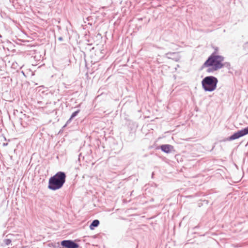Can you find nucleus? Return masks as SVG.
Here are the masks:
<instances>
[{"mask_svg": "<svg viewBox=\"0 0 248 248\" xmlns=\"http://www.w3.org/2000/svg\"><path fill=\"white\" fill-rule=\"evenodd\" d=\"M99 221L98 220H94L93 221L92 224L90 226L91 230H93L94 228L98 226Z\"/></svg>", "mask_w": 248, "mask_h": 248, "instance_id": "0eeeda50", "label": "nucleus"}, {"mask_svg": "<svg viewBox=\"0 0 248 248\" xmlns=\"http://www.w3.org/2000/svg\"><path fill=\"white\" fill-rule=\"evenodd\" d=\"M248 134V127L234 133L229 138V140H232L238 139Z\"/></svg>", "mask_w": 248, "mask_h": 248, "instance_id": "20e7f679", "label": "nucleus"}, {"mask_svg": "<svg viewBox=\"0 0 248 248\" xmlns=\"http://www.w3.org/2000/svg\"><path fill=\"white\" fill-rule=\"evenodd\" d=\"M66 175L63 172H58L49 179L48 187L56 190L61 188L65 182Z\"/></svg>", "mask_w": 248, "mask_h": 248, "instance_id": "f03ea898", "label": "nucleus"}, {"mask_svg": "<svg viewBox=\"0 0 248 248\" xmlns=\"http://www.w3.org/2000/svg\"><path fill=\"white\" fill-rule=\"evenodd\" d=\"M217 79L213 76L206 77L202 81V86L205 91L212 92L216 90Z\"/></svg>", "mask_w": 248, "mask_h": 248, "instance_id": "7ed1b4c3", "label": "nucleus"}, {"mask_svg": "<svg viewBox=\"0 0 248 248\" xmlns=\"http://www.w3.org/2000/svg\"><path fill=\"white\" fill-rule=\"evenodd\" d=\"M61 245L64 248H78V245L71 240H63Z\"/></svg>", "mask_w": 248, "mask_h": 248, "instance_id": "39448f33", "label": "nucleus"}, {"mask_svg": "<svg viewBox=\"0 0 248 248\" xmlns=\"http://www.w3.org/2000/svg\"><path fill=\"white\" fill-rule=\"evenodd\" d=\"M224 58L221 56L212 54L202 65V68H208V72H213L221 68L223 66Z\"/></svg>", "mask_w": 248, "mask_h": 248, "instance_id": "f257e3e1", "label": "nucleus"}, {"mask_svg": "<svg viewBox=\"0 0 248 248\" xmlns=\"http://www.w3.org/2000/svg\"><path fill=\"white\" fill-rule=\"evenodd\" d=\"M161 149L164 152L169 153L170 152L172 146L170 145H162L160 147Z\"/></svg>", "mask_w": 248, "mask_h": 248, "instance_id": "423d86ee", "label": "nucleus"}, {"mask_svg": "<svg viewBox=\"0 0 248 248\" xmlns=\"http://www.w3.org/2000/svg\"><path fill=\"white\" fill-rule=\"evenodd\" d=\"M11 243V240L9 239L5 240V243L6 245H8Z\"/></svg>", "mask_w": 248, "mask_h": 248, "instance_id": "1a4fd4ad", "label": "nucleus"}, {"mask_svg": "<svg viewBox=\"0 0 248 248\" xmlns=\"http://www.w3.org/2000/svg\"><path fill=\"white\" fill-rule=\"evenodd\" d=\"M79 112V110H78L75 112H74V113H73V114H72L71 116V118H70V119H73L74 117H75L77 114Z\"/></svg>", "mask_w": 248, "mask_h": 248, "instance_id": "6e6552de", "label": "nucleus"}]
</instances>
